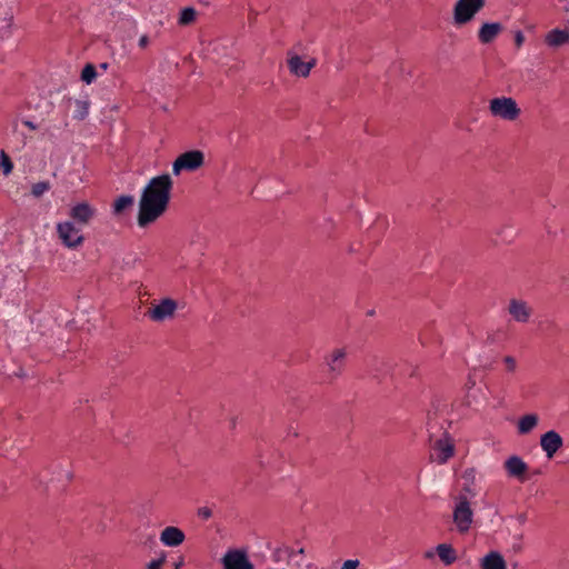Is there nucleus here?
Segmentation results:
<instances>
[{
    "instance_id": "nucleus-1",
    "label": "nucleus",
    "mask_w": 569,
    "mask_h": 569,
    "mask_svg": "<svg viewBox=\"0 0 569 569\" xmlns=\"http://www.w3.org/2000/svg\"><path fill=\"white\" fill-rule=\"evenodd\" d=\"M172 186V179L168 173L150 179L143 188L139 200V227H148L166 212L170 201Z\"/></svg>"
},
{
    "instance_id": "nucleus-2",
    "label": "nucleus",
    "mask_w": 569,
    "mask_h": 569,
    "mask_svg": "<svg viewBox=\"0 0 569 569\" xmlns=\"http://www.w3.org/2000/svg\"><path fill=\"white\" fill-rule=\"evenodd\" d=\"M488 109L492 117L510 122L516 121L521 113L517 101L505 96L489 100Z\"/></svg>"
},
{
    "instance_id": "nucleus-3",
    "label": "nucleus",
    "mask_w": 569,
    "mask_h": 569,
    "mask_svg": "<svg viewBox=\"0 0 569 569\" xmlns=\"http://www.w3.org/2000/svg\"><path fill=\"white\" fill-rule=\"evenodd\" d=\"M452 521L458 532L466 533L470 530L473 522V510L470 499H466L465 496H456L453 498Z\"/></svg>"
},
{
    "instance_id": "nucleus-4",
    "label": "nucleus",
    "mask_w": 569,
    "mask_h": 569,
    "mask_svg": "<svg viewBox=\"0 0 569 569\" xmlns=\"http://www.w3.org/2000/svg\"><path fill=\"white\" fill-rule=\"evenodd\" d=\"M486 0H457L453 7V22L456 26H465L473 20L476 14L483 9Z\"/></svg>"
},
{
    "instance_id": "nucleus-5",
    "label": "nucleus",
    "mask_w": 569,
    "mask_h": 569,
    "mask_svg": "<svg viewBox=\"0 0 569 569\" xmlns=\"http://www.w3.org/2000/svg\"><path fill=\"white\" fill-rule=\"evenodd\" d=\"M56 229L60 241L69 249H76L84 241L82 231L76 226L74 221L58 222Z\"/></svg>"
},
{
    "instance_id": "nucleus-6",
    "label": "nucleus",
    "mask_w": 569,
    "mask_h": 569,
    "mask_svg": "<svg viewBox=\"0 0 569 569\" xmlns=\"http://www.w3.org/2000/svg\"><path fill=\"white\" fill-rule=\"evenodd\" d=\"M178 303L172 298H163L147 310L146 316L154 322H163L174 317Z\"/></svg>"
},
{
    "instance_id": "nucleus-7",
    "label": "nucleus",
    "mask_w": 569,
    "mask_h": 569,
    "mask_svg": "<svg viewBox=\"0 0 569 569\" xmlns=\"http://www.w3.org/2000/svg\"><path fill=\"white\" fill-rule=\"evenodd\" d=\"M347 355L346 348H335L325 357L326 372L330 380H335L342 375Z\"/></svg>"
},
{
    "instance_id": "nucleus-8",
    "label": "nucleus",
    "mask_w": 569,
    "mask_h": 569,
    "mask_svg": "<svg viewBox=\"0 0 569 569\" xmlns=\"http://www.w3.org/2000/svg\"><path fill=\"white\" fill-rule=\"evenodd\" d=\"M455 451L453 439L448 433H443L433 442L431 458L438 465H445L455 456Z\"/></svg>"
},
{
    "instance_id": "nucleus-9",
    "label": "nucleus",
    "mask_w": 569,
    "mask_h": 569,
    "mask_svg": "<svg viewBox=\"0 0 569 569\" xmlns=\"http://www.w3.org/2000/svg\"><path fill=\"white\" fill-rule=\"evenodd\" d=\"M204 156L200 150H191L180 154L172 164L174 174H179L182 170L193 171L203 164Z\"/></svg>"
},
{
    "instance_id": "nucleus-10",
    "label": "nucleus",
    "mask_w": 569,
    "mask_h": 569,
    "mask_svg": "<svg viewBox=\"0 0 569 569\" xmlns=\"http://www.w3.org/2000/svg\"><path fill=\"white\" fill-rule=\"evenodd\" d=\"M223 569H254L246 550L229 549L221 559Z\"/></svg>"
},
{
    "instance_id": "nucleus-11",
    "label": "nucleus",
    "mask_w": 569,
    "mask_h": 569,
    "mask_svg": "<svg viewBox=\"0 0 569 569\" xmlns=\"http://www.w3.org/2000/svg\"><path fill=\"white\" fill-rule=\"evenodd\" d=\"M507 311L513 321L521 325L528 323L533 315V309L527 301L516 298L509 300Z\"/></svg>"
},
{
    "instance_id": "nucleus-12",
    "label": "nucleus",
    "mask_w": 569,
    "mask_h": 569,
    "mask_svg": "<svg viewBox=\"0 0 569 569\" xmlns=\"http://www.w3.org/2000/svg\"><path fill=\"white\" fill-rule=\"evenodd\" d=\"M462 487L457 496H465L466 499H473L479 492L477 485V470L475 468H467L461 473Z\"/></svg>"
},
{
    "instance_id": "nucleus-13",
    "label": "nucleus",
    "mask_w": 569,
    "mask_h": 569,
    "mask_svg": "<svg viewBox=\"0 0 569 569\" xmlns=\"http://www.w3.org/2000/svg\"><path fill=\"white\" fill-rule=\"evenodd\" d=\"M562 445L563 440L561 436L555 430L547 431L540 438L541 449L548 458H552Z\"/></svg>"
},
{
    "instance_id": "nucleus-14",
    "label": "nucleus",
    "mask_w": 569,
    "mask_h": 569,
    "mask_svg": "<svg viewBox=\"0 0 569 569\" xmlns=\"http://www.w3.org/2000/svg\"><path fill=\"white\" fill-rule=\"evenodd\" d=\"M315 66L316 59H311L310 61H302L298 54H292L288 59L289 71L296 77H308Z\"/></svg>"
},
{
    "instance_id": "nucleus-15",
    "label": "nucleus",
    "mask_w": 569,
    "mask_h": 569,
    "mask_svg": "<svg viewBox=\"0 0 569 569\" xmlns=\"http://www.w3.org/2000/svg\"><path fill=\"white\" fill-rule=\"evenodd\" d=\"M545 43L551 49H558L560 47L568 46L569 44V28L551 29L545 36Z\"/></svg>"
},
{
    "instance_id": "nucleus-16",
    "label": "nucleus",
    "mask_w": 569,
    "mask_h": 569,
    "mask_svg": "<svg viewBox=\"0 0 569 569\" xmlns=\"http://www.w3.org/2000/svg\"><path fill=\"white\" fill-rule=\"evenodd\" d=\"M70 217L80 224H88L94 217L96 210L88 202H80L70 209Z\"/></svg>"
},
{
    "instance_id": "nucleus-17",
    "label": "nucleus",
    "mask_w": 569,
    "mask_h": 569,
    "mask_svg": "<svg viewBox=\"0 0 569 569\" xmlns=\"http://www.w3.org/2000/svg\"><path fill=\"white\" fill-rule=\"evenodd\" d=\"M503 30L500 22H485L478 30V40L482 44L491 43Z\"/></svg>"
},
{
    "instance_id": "nucleus-18",
    "label": "nucleus",
    "mask_w": 569,
    "mask_h": 569,
    "mask_svg": "<svg viewBox=\"0 0 569 569\" xmlns=\"http://www.w3.org/2000/svg\"><path fill=\"white\" fill-rule=\"evenodd\" d=\"M186 539L184 532L173 526L166 527L160 535V541L167 547H178Z\"/></svg>"
},
{
    "instance_id": "nucleus-19",
    "label": "nucleus",
    "mask_w": 569,
    "mask_h": 569,
    "mask_svg": "<svg viewBox=\"0 0 569 569\" xmlns=\"http://www.w3.org/2000/svg\"><path fill=\"white\" fill-rule=\"evenodd\" d=\"M505 469L509 477L522 480L528 465L518 456H511L505 461Z\"/></svg>"
},
{
    "instance_id": "nucleus-20",
    "label": "nucleus",
    "mask_w": 569,
    "mask_h": 569,
    "mask_svg": "<svg viewBox=\"0 0 569 569\" xmlns=\"http://www.w3.org/2000/svg\"><path fill=\"white\" fill-rule=\"evenodd\" d=\"M481 569H507V562L499 551L488 552L480 561Z\"/></svg>"
},
{
    "instance_id": "nucleus-21",
    "label": "nucleus",
    "mask_w": 569,
    "mask_h": 569,
    "mask_svg": "<svg viewBox=\"0 0 569 569\" xmlns=\"http://www.w3.org/2000/svg\"><path fill=\"white\" fill-rule=\"evenodd\" d=\"M539 422V417L536 413H528L522 416L517 423L519 435H527L531 432Z\"/></svg>"
},
{
    "instance_id": "nucleus-22",
    "label": "nucleus",
    "mask_w": 569,
    "mask_h": 569,
    "mask_svg": "<svg viewBox=\"0 0 569 569\" xmlns=\"http://www.w3.org/2000/svg\"><path fill=\"white\" fill-rule=\"evenodd\" d=\"M436 553L446 566H450L457 560V552L449 543H440L436 547Z\"/></svg>"
},
{
    "instance_id": "nucleus-23",
    "label": "nucleus",
    "mask_w": 569,
    "mask_h": 569,
    "mask_svg": "<svg viewBox=\"0 0 569 569\" xmlns=\"http://www.w3.org/2000/svg\"><path fill=\"white\" fill-rule=\"evenodd\" d=\"M90 102L88 100H74L73 118L81 121L89 114Z\"/></svg>"
},
{
    "instance_id": "nucleus-24",
    "label": "nucleus",
    "mask_w": 569,
    "mask_h": 569,
    "mask_svg": "<svg viewBox=\"0 0 569 569\" xmlns=\"http://www.w3.org/2000/svg\"><path fill=\"white\" fill-rule=\"evenodd\" d=\"M196 18H197L196 9L192 7H186V8L181 9V11H180V14L178 18V23L180 26H188V24H191L192 22H194Z\"/></svg>"
},
{
    "instance_id": "nucleus-25",
    "label": "nucleus",
    "mask_w": 569,
    "mask_h": 569,
    "mask_svg": "<svg viewBox=\"0 0 569 569\" xmlns=\"http://www.w3.org/2000/svg\"><path fill=\"white\" fill-rule=\"evenodd\" d=\"M133 197L132 196H120L116 201L113 202V213L119 214L127 208L131 207L133 204Z\"/></svg>"
},
{
    "instance_id": "nucleus-26",
    "label": "nucleus",
    "mask_w": 569,
    "mask_h": 569,
    "mask_svg": "<svg viewBox=\"0 0 569 569\" xmlns=\"http://www.w3.org/2000/svg\"><path fill=\"white\" fill-rule=\"evenodd\" d=\"M98 72L93 64L88 63L83 67L81 72V80L87 84H91L97 79Z\"/></svg>"
},
{
    "instance_id": "nucleus-27",
    "label": "nucleus",
    "mask_w": 569,
    "mask_h": 569,
    "mask_svg": "<svg viewBox=\"0 0 569 569\" xmlns=\"http://www.w3.org/2000/svg\"><path fill=\"white\" fill-rule=\"evenodd\" d=\"M0 167L4 176H9L13 170V163L4 151L0 152Z\"/></svg>"
},
{
    "instance_id": "nucleus-28",
    "label": "nucleus",
    "mask_w": 569,
    "mask_h": 569,
    "mask_svg": "<svg viewBox=\"0 0 569 569\" xmlns=\"http://www.w3.org/2000/svg\"><path fill=\"white\" fill-rule=\"evenodd\" d=\"M10 3L11 0H0V19L6 22L12 18Z\"/></svg>"
},
{
    "instance_id": "nucleus-29",
    "label": "nucleus",
    "mask_w": 569,
    "mask_h": 569,
    "mask_svg": "<svg viewBox=\"0 0 569 569\" xmlns=\"http://www.w3.org/2000/svg\"><path fill=\"white\" fill-rule=\"evenodd\" d=\"M49 189H50V183L48 181H39L32 186L31 193L33 197L39 198L44 192H47Z\"/></svg>"
},
{
    "instance_id": "nucleus-30",
    "label": "nucleus",
    "mask_w": 569,
    "mask_h": 569,
    "mask_svg": "<svg viewBox=\"0 0 569 569\" xmlns=\"http://www.w3.org/2000/svg\"><path fill=\"white\" fill-rule=\"evenodd\" d=\"M293 555H295V549L289 548V547L278 548L273 552V557L277 561H279L282 557H287L290 560H292Z\"/></svg>"
},
{
    "instance_id": "nucleus-31",
    "label": "nucleus",
    "mask_w": 569,
    "mask_h": 569,
    "mask_svg": "<svg viewBox=\"0 0 569 569\" xmlns=\"http://www.w3.org/2000/svg\"><path fill=\"white\" fill-rule=\"evenodd\" d=\"M503 363L506 366L507 371L515 372L517 369V361L512 356H506L503 358Z\"/></svg>"
},
{
    "instance_id": "nucleus-32",
    "label": "nucleus",
    "mask_w": 569,
    "mask_h": 569,
    "mask_svg": "<svg viewBox=\"0 0 569 569\" xmlns=\"http://www.w3.org/2000/svg\"><path fill=\"white\" fill-rule=\"evenodd\" d=\"M8 281V268L0 264V291L7 286Z\"/></svg>"
},
{
    "instance_id": "nucleus-33",
    "label": "nucleus",
    "mask_w": 569,
    "mask_h": 569,
    "mask_svg": "<svg viewBox=\"0 0 569 569\" xmlns=\"http://www.w3.org/2000/svg\"><path fill=\"white\" fill-rule=\"evenodd\" d=\"M360 562L358 559L346 560L340 569H359Z\"/></svg>"
},
{
    "instance_id": "nucleus-34",
    "label": "nucleus",
    "mask_w": 569,
    "mask_h": 569,
    "mask_svg": "<svg viewBox=\"0 0 569 569\" xmlns=\"http://www.w3.org/2000/svg\"><path fill=\"white\" fill-rule=\"evenodd\" d=\"M164 562V556L160 557L159 559L151 560L148 565V569H161L162 565Z\"/></svg>"
},
{
    "instance_id": "nucleus-35",
    "label": "nucleus",
    "mask_w": 569,
    "mask_h": 569,
    "mask_svg": "<svg viewBox=\"0 0 569 569\" xmlns=\"http://www.w3.org/2000/svg\"><path fill=\"white\" fill-rule=\"evenodd\" d=\"M198 516L207 520L212 516L211 509L208 507H201L198 509Z\"/></svg>"
},
{
    "instance_id": "nucleus-36",
    "label": "nucleus",
    "mask_w": 569,
    "mask_h": 569,
    "mask_svg": "<svg viewBox=\"0 0 569 569\" xmlns=\"http://www.w3.org/2000/svg\"><path fill=\"white\" fill-rule=\"evenodd\" d=\"M525 42V36L522 33V31H517L515 33V44L517 46V48H520Z\"/></svg>"
},
{
    "instance_id": "nucleus-37",
    "label": "nucleus",
    "mask_w": 569,
    "mask_h": 569,
    "mask_svg": "<svg viewBox=\"0 0 569 569\" xmlns=\"http://www.w3.org/2000/svg\"><path fill=\"white\" fill-rule=\"evenodd\" d=\"M138 44H139V47H140L141 49L147 48V46L149 44V38H148V36H146V34L141 36V37H140V39H139Z\"/></svg>"
},
{
    "instance_id": "nucleus-38",
    "label": "nucleus",
    "mask_w": 569,
    "mask_h": 569,
    "mask_svg": "<svg viewBox=\"0 0 569 569\" xmlns=\"http://www.w3.org/2000/svg\"><path fill=\"white\" fill-rule=\"evenodd\" d=\"M22 123H23L27 128H29L30 130H33V131H34V130H37V129H38V124H36V123H34L33 121H31V120H27V119H24V120H22Z\"/></svg>"
},
{
    "instance_id": "nucleus-39",
    "label": "nucleus",
    "mask_w": 569,
    "mask_h": 569,
    "mask_svg": "<svg viewBox=\"0 0 569 569\" xmlns=\"http://www.w3.org/2000/svg\"><path fill=\"white\" fill-rule=\"evenodd\" d=\"M184 565L183 557H179L173 563V569H180Z\"/></svg>"
},
{
    "instance_id": "nucleus-40",
    "label": "nucleus",
    "mask_w": 569,
    "mask_h": 569,
    "mask_svg": "<svg viewBox=\"0 0 569 569\" xmlns=\"http://www.w3.org/2000/svg\"><path fill=\"white\" fill-rule=\"evenodd\" d=\"M435 553H436V549L426 551L423 556L426 559H432L435 557Z\"/></svg>"
},
{
    "instance_id": "nucleus-41",
    "label": "nucleus",
    "mask_w": 569,
    "mask_h": 569,
    "mask_svg": "<svg viewBox=\"0 0 569 569\" xmlns=\"http://www.w3.org/2000/svg\"><path fill=\"white\" fill-rule=\"evenodd\" d=\"M297 556H301V557H303V556H305V549H303V548H300V549H298V550H295L293 559H295Z\"/></svg>"
},
{
    "instance_id": "nucleus-42",
    "label": "nucleus",
    "mask_w": 569,
    "mask_h": 569,
    "mask_svg": "<svg viewBox=\"0 0 569 569\" xmlns=\"http://www.w3.org/2000/svg\"><path fill=\"white\" fill-rule=\"evenodd\" d=\"M99 68L102 70V71H106L108 69V63L107 62H102L99 64Z\"/></svg>"
},
{
    "instance_id": "nucleus-43",
    "label": "nucleus",
    "mask_w": 569,
    "mask_h": 569,
    "mask_svg": "<svg viewBox=\"0 0 569 569\" xmlns=\"http://www.w3.org/2000/svg\"><path fill=\"white\" fill-rule=\"evenodd\" d=\"M259 463L261 466H271V463L269 461H264L262 458L259 459Z\"/></svg>"
},
{
    "instance_id": "nucleus-44",
    "label": "nucleus",
    "mask_w": 569,
    "mask_h": 569,
    "mask_svg": "<svg viewBox=\"0 0 569 569\" xmlns=\"http://www.w3.org/2000/svg\"><path fill=\"white\" fill-rule=\"evenodd\" d=\"M518 520H519V522H520V523H525V521H526V515H519V516H518Z\"/></svg>"
},
{
    "instance_id": "nucleus-45",
    "label": "nucleus",
    "mask_w": 569,
    "mask_h": 569,
    "mask_svg": "<svg viewBox=\"0 0 569 569\" xmlns=\"http://www.w3.org/2000/svg\"><path fill=\"white\" fill-rule=\"evenodd\" d=\"M567 24H569V16H568V19L566 20Z\"/></svg>"
}]
</instances>
